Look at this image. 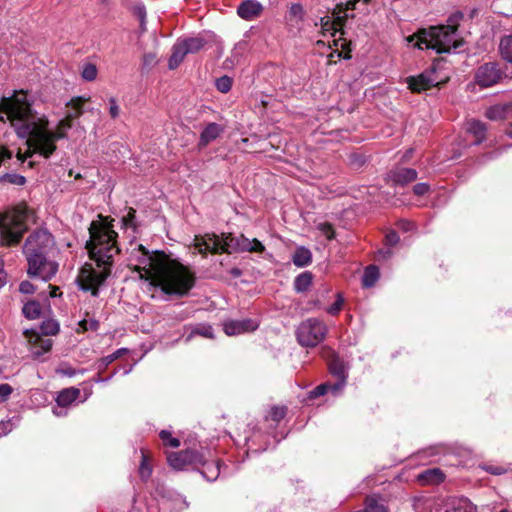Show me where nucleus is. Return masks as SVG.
<instances>
[{"mask_svg":"<svg viewBox=\"0 0 512 512\" xmlns=\"http://www.w3.org/2000/svg\"><path fill=\"white\" fill-rule=\"evenodd\" d=\"M88 100L89 98L78 96L67 102L66 106H73L77 110L76 114H66L53 130L50 128L48 117L33 110V101L26 91H15L9 97H2L0 122H8L16 135L26 140L28 146L25 155L18 153V161L23 163L26 158L35 153L46 159L50 158L57 149L56 142L67 138V131L72 128V121L82 115L83 104Z\"/></svg>","mask_w":512,"mask_h":512,"instance_id":"nucleus-1","label":"nucleus"},{"mask_svg":"<svg viewBox=\"0 0 512 512\" xmlns=\"http://www.w3.org/2000/svg\"><path fill=\"white\" fill-rule=\"evenodd\" d=\"M128 264L148 282V288L167 296H186L195 284L194 274L163 251H149L131 241L127 248Z\"/></svg>","mask_w":512,"mask_h":512,"instance_id":"nucleus-2","label":"nucleus"},{"mask_svg":"<svg viewBox=\"0 0 512 512\" xmlns=\"http://www.w3.org/2000/svg\"><path fill=\"white\" fill-rule=\"evenodd\" d=\"M90 239L87 241L90 258L95 261L99 270L91 266L81 270L82 289L97 295L98 287L106 280L111 272L113 258L120 252L117 245V233L113 225L100 220L92 221L89 227Z\"/></svg>","mask_w":512,"mask_h":512,"instance_id":"nucleus-3","label":"nucleus"},{"mask_svg":"<svg viewBox=\"0 0 512 512\" xmlns=\"http://www.w3.org/2000/svg\"><path fill=\"white\" fill-rule=\"evenodd\" d=\"M194 247L200 254L234 253V252H255L262 253L265 246L258 239H249L243 234L233 236L231 233L197 235L194 239Z\"/></svg>","mask_w":512,"mask_h":512,"instance_id":"nucleus-4","label":"nucleus"},{"mask_svg":"<svg viewBox=\"0 0 512 512\" xmlns=\"http://www.w3.org/2000/svg\"><path fill=\"white\" fill-rule=\"evenodd\" d=\"M406 40L418 49H433L439 54L457 51L463 45L458 33L441 25L422 29Z\"/></svg>","mask_w":512,"mask_h":512,"instance_id":"nucleus-5","label":"nucleus"},{"mask_svg":"<svg viewBox=\"0 0 512 512\" xmlns=\"http://www.w3.org/2000/svg\"><path fill=\"white\" fill-rule=\"evenodd\" d=\"M29 209L19 205L3 214H0V242L2 245L12 246L18 244L27 230Z\"/></svg>","mask_w":512,"mask_h":512,"instance_id":"nucleus-6","label":"nucleus"},{"mask_svg":"<svg viewBox=\"0 0 512 512\" xmlns=\"http://www.w3.org/2000/svg\"><path fill=\"white\" fill-rule=\"evenodd\" d=\"M413 506L415 512H476V506L464 497L420 498Z\"/></svg>","mask_w":512,"mask_h":512,"instance_id":"nucleus-7","label":"nucleus"},{"mask_svg":"<svg viewBox=\"0 0 512 512\" xmlns=\"http://www.w3.org/2000/svg\"><path fill=\"white\" fill-rule=\"evenodd\" d=\"M27 273L31 278H38L44 282L51 280L58 271V263L51 258V254H34L27 256Z\"/></svg>","mask_w":512,"mask_h":512,"instance_id":"nucleus-8","label":"nucleus"},{"mask_svg":"<svg viewBox=\"0 0 512 512\" xmlns=\"http://www.w3.org/2000/svg\"><path fill=\"white\" fill-rule=\"evenodd\" d=\"M326 334L327 326L316 318L303 321L296 331L297 340L304 347H315L325 338Z\"/></svg>","mask_w":512,"mask_h":512,"instance_id":"nucleus-9","label":"nucleus"},{"mask_svg":"<svg viewBox=\"0 0 512 512\" xmlns=\"http://www.w3.org/2000/svg\"><path fill=\"white\" fill-rule=\"evenodd\" d=\"M55 250V242L52 234L47 229H37L26 239L23 253L27 256L34 254H52Z\"/></svg>","mask_w":512,"mask_h":512,"instance_id":"nucleus-10","label":"nucleus"},{"mask_svg":"<svg viewBox=\"0 0 512 512\" xmlns=\"http://www.w3.org/2000/svg\"><path fill=\"white\" fill-rule=\"evenodd\" d=\"M204 45L205 41L200 37L178 40L172 48V55L169 59V68H177L187 54H193L200 51Z\"/></svg>","mask_w":512,"mask_h":512,"instance_id":"nucleus-11","label":"nucleus"},{"mask_svg":"<svg viewBox=\"0 0 512 512\" xmlns=\"http://www.w3.org/2000/svg\"><path fill=\"white\" fill-rule=\"evenodd\" d=\"M167 461L175 470H183L188 466L198 468V463L203 462V453L193 449L172 452L167 455Z\"/></svg>","mask_w":512,"mask_h":512,"instance_id":"nucleus-12","label":"nucleus"},{"mask_svg":"<svg viewBox=\"0 0 512 512\" xmlns=\"http://www.w3.org/2000/svg\"><path fill=\"white\" fill-rule=\"evenodd\" d=\"M503 77L499 64L489 62L481 65L475 74L476 83L482 87H491Z\"/></svg>","mask_w":512,"mask_h":512,"instance_id":"nucleus-13","label":"nucleus"},{"mask_svg":"<svg viewBox=\"0 0 512 512\" xmlns=\"http://www.w3.org/2000/svg\"><path fill=\"white\" fill-rule=\"evenodd\" d=\"M409 89L412 92L420 93L431 87L439 85L440 80L436 75V69L430 68L419 74L418 76H410L406 79Z\"/></svg>","mask_w":512,"mask_h":512,"instance_id":"nucleus-14","label":"nucleus"},{"mask_svg":"<svg viewBox=\"0 0 512 512\" xmlns=\"http://www.w3.org/2000/svg\"><path fill=\"white\" fill-rule=\"evenodd\" d=\"M329 371L336 378V382L331 386L332 394L337 396L345 387L347 380V367L345 363L337 356H333L329 361Z\"/></svg>","mask_w":512,"mask_h":512,"instance_id":"nucleus-15","label":"nucleus"},{"mask_svg":"<svg viewBox=\"0 0 512 512\" xmlns=\"http://www.w3.org/2000/svg\"><path fill=\"white\" fill-rule=\"evenodd\" d=\"M24 335L30 345V351L34 358H39L52 347V340L42 338L41 334L34 329H25Z\"/></svg>","mask_w":512,"mask_h":512,"instance_id":"nucleus-16","label":"nucleus"},{"mask_svg":"<svg viewBox=\"0 0 512 512\" xmlns=\"http://www.w3.org/2000/svg\"><path fill=\"white\" fill-rule=\"evenodd\" d=\"M201 467L199 470L200 473L207 481H215L222 474L223 476H227L229 474L228 466L221 464L218 460L207 461L205 455L203 454V462L198 463V467Z\"/></svg>","mask_w":512,"mask_h":512,"instance_id":"nucleus-17","label":"nucleus"},{"mask_svg":"<svg viewBox=\"0 0 512 512\" xmlns=\"http://www.w3.org/2000/svg\"><path fill=\"white\" fill-rule=\"evenodd\" d=\"M258 326L259 323L253 319L229 320L223 325L224 332L228 336L251 332L256 330Z\"/></svg>","mask_w":512,"mask_h":512,"instance_id":"nucleus-18","label":"nucleus"},{"mask_svg":"<svg viewBox=\"0 0 512 512\" xmlns=\"http://www.w3.org/2000/svg\"><path fill=\"white\" fill-rule=\"evenodd\" d=\"M418 173L415 169L397 167L388 173L389 180L395 185H407L417 179Z\"/></svg>","mask_w":512,"mask_h":512,"instance_id":"nucleus-19","label":"nucleus"},{"mask_svg":"<svg viewBox=\"0 0 512 512\" xmlns=\"http://www.w3.org/2000/svg\"><path fill=\"white\" fill-rule=\"evenodd\" d=\"M263 10V6L257 0H245L237 8L240 18L250 21L257 18Z\"/></svg>","mask_w":512,"mask_h":512,"instance_id":"nucleus-20","label":"nucleus"},{"mask_svg":"<svg viewBox=\"0 0 512 512\" xmlns=\"http://www.w3.org/2000/svg\"><path fill=\"white\" fill-rule=\"evenodd\" d=\"M486 116L490 120H507L509 125L511 126L510 129L507 130V134L512 136V112L509 108L500 105L490 107L486 111Z\"/></svg>","mask_w":512,"mask_h":512,"instance_id":"nucleus-21","label":"nucleus"},{"mask_svg":"<svg viewBox=\"0 0 512 512\" xmlns=\"http://www.w3.org/2000/svg\"><path fill=\"white\" fill-rule=\"evenodd\" d=\"M223 132V127L217 123H209L201 132L199 146L205 147Z\"/></svg>","mask_w":512,"mask_h":512,"instance_id":"nucleus-22","label":"nucleus"},{"mask_svg":"<svg viewBox=\"0 0 512 512\" xmlns=\"http://www.w3.org/2000/svg\"><path fill=\"white\" fill-rule=\"evenodd\" d=\"M80 395V390L74 387L60 391L56 397V403L62 408L70 406Z\"/></svg>","mask_w":512,"mask_h":512,"instance_id":"nucleus-23","label":"nucleus"},{"mask_svg":"<svg viewBox=\"0 0 512 512\" xmlns=\"http://www.w3.org/2000/svg\"><path fill=\"white\" fill-rule=\"evenodd\" d=\"M292 262L299 268L310 265L312 262L311 251L304 246L297 247L292 256Z\"/></svg>","mask_w":512,"mask_h":512,"instance_id":"nucleus-24","label":"nucleus"},{"mask_svg":"<svg viewBox=\"0 0 512 512\" xmlns=\"http://www.w3.org/2000/svg\"><path fill=\"white\" fill-rule=\"evenodd\" d=\"M444 479L443 472L438 468H431L418 475V480L423 484H437Z\"/></svg>","mask_w":512,"mask_h":512,"instance_id":"nucleus-25","label":"nucleus"},{"mask_svg":"<svg viewBox=\"0 0 512 512\" xmlns=\"http://www.w3.org/2000/svg\"><path fill=\"white\" fill-rule=\"evenodd\" d=\"M467 132L473 134L476 138L474 145L480 144L485 139L486 126L478 120H469L467 122Z\"/></svg>","mask_w":512,"mask_h":512,"instance_id":"nucleus-26","label":"nucleus"},{"mask_svg":"<svg viewBox=\"0 0 512 512\" xmlns=\"http://www.w3.org/2000/svg\"><path fill=\"white\" fill-rule=\"evenodd\" d=\"M313 275L309 271H305L296 276L294 280V289L298 293L306 292L311 286Z\"/></svg>","mask_w":512,"mask_h":512,"instance_id":"nucleus-27","label":"nucleus"},{"mask_svg":"<svg viewBox=\"0 0 512 512\" xmlns=\"http://www.w3.org/2000/svg\"><path fill=\"white\" fill-rule=\"evenodd\" d=\"M499 51L505 61L512 63V35L502 37L499 44Z\"/></svg>","mask_w":512,"mask_h":512,"instance_id":"nucleus-28","label":"nucleus"},{"mask_svg":"<svg viewBox=\"0 0 512 512\" xmlns=\"http://www.w3.org/2000/svg\"><path fill=\"white\" fill-rule=\"evenodd\" d=\"M379 269L374 265L368 266L363 275L362 283L364 287H372L379 278Z\"/></svg>","mask_w":512,"mask_h":512,"instance_id":"nucleus-29","label":"nucleus"},{"mask_svg":"<svg viewBox=\"0 0 512 512\" xmlns=\"http://www.w3.org/2000/svg\"><path fill=\"white\" fill-rule=\"evenodd\" d=\"M128 349L126 348H120L113 352L110 355L102 357L97 365V368L99 371H102L108 367L112 362H114L116 359L120 358L123 354L127 353Z\"/></svg>","mask_w":512,"mask_h":512,"instance_id":"nucleus-30","label":"nucleus"},{"mask_svg":"<svg viewBox=\"0 0 512 512\" xmlns=\"http://www.w3.org/2000/svg\"><path fill=\"white\" fill-rule=\"evenodd\" d=\"M24 316L28 319H37L41 314V306L37 301L27 302L22 309Z\"/></svg>","mask_w":512,"mask_h":512,"instance_id":"nucleus-31","label":"nucleus"},{"mask_svg":"<svg viewBox=\"0 0 512 512\" xmlns=\"http://www.w3.org/2000/svg\"><path fill=\"white\" fill-rule=\"evenodd\" d=\"M59 329V323L54 319L44 320L40 325V333L45 336L56 335Z\"/></svg>","mask_w":512,"mask_h":512,"instance_id":"nucleus-32","label":"nucleus"},{"mask_svg":"<svg viewBox=\"0 0 512 512\" xmlns=\"http://www.w3.org/2000/svg\"><path fill=\"white\" fill-rule=\"evenodd\" d=\"M0 182L22 186L26 183V178L16 173H5L2 176H0Z\"/></svg>","mask_w":512,"mask_h":512,"instance_id":"nucleus-33","label":"nucleus"},{"mask_svg":"<svg viewBox=\"0 0 512 512\" xmlns=\"http://www.w3.org/2000/svg\"><path fill=\"white\" fill-rule=\"evenodd\" d=\"M241 58V51L240 46H236L232 52L231 56L227 57L223 62V68L224 69H233L240 61Z\"/></svg>","mask_w":512,"mask_h":512,"instance_id":"nucleus-34","label":"nucleus"},{"mask_svg":"<svg viewBox=\"0 0 512 512\" xmlns=\"http://www.w3.org/2000/svg\"><path fill=\"white\" fill-rule=\"evenodd\" d=\"M98 70L96 65L92 63H85L81 70V76L86 81H94L97 77Z\"/></svg>","mask_w":512,"mask_h":512,"instance_id":"nucleus-35","label":"nucleus"},{"mask_svg":"<svg viewBox=\"0 0 512 512\" xmlns=\"http://www.w3.org/2000/svg\"><path fill=\"white\" fill-rule=\"evenodd\" d=\"M159 437L162 440L164 446L178 448L180 446V440L176 437H173L171 432L168 430H162L159 433Z\"/></svg>","mask_w":512,"mask_h":512,"instance_id":"nucleus-36","label":"nucleus"},{"mask_svg":"<svg viewBox=\"0 0 512 512\" xmlns=\"http://www.w3.org/2000/svg\"><path fill=\"white\" fill-rule=\"evenodd\" d=\"M193 335H200L205 338H213V328L208 324L197 325L196 327H194L192 333L189 335L187 340H189Z\"/></svg>","mask_w":512,"mask_h":512,"instance_id":"nucleus-37","label":"nucleus"},{"mask_svg":"<svg viewBox=\"0 0 512 512\" xmlns=\"http://www.w3.org/2000/svg\"><path fill=\"white\" fill-rule=\"evenodd\" d=\"M122 225L124 228H131L133 232L136 231V210L133 208H129L128 212L125 216L122 218Z\"/></svg>","mask_w":512,"mask_h":512,"instance_id":"nucleus-38","label":"nucleus"},{"mask_svg":"<svg viewBox=\"0 0 512 512\" xmlns=\"http://www.w3.org/2000/svg\"><path fill=\"white\" fill-rule=\"evenodd\" d=\"M344 305V297L341 293H337L335 302L326 308V312L332 316L338 315Z\"/></svg>","mask_w":512,"mask_h":512,"instance_id":"nucleus-39","label":"nucleus"},{"mask_svg":"<svg viewBox=\"0 0 512 512\" xmlns=\"http://www.w3.org/2000/svg\"><path fill=\"white\" fill-rule=\"evenodd\" d=\"M215 86L221 93H227L232 87V78L229 76H222L215 81Z\"/></svg>","mask_w":512,"mask_h":512,"instance_id":"nucleus-40","label":"nucleus"},{"mask_svg":"<svg viewBox=\"0 0 512 512\" xmlns=\"http://www.w3.org/2000/svg\"><path fill=\"white\" fill-rule=\"evenodd\" d=\"M463 17L464 15L462 12H455L449 16V18L447 19V24L443 26L445 28H449V30L455 31V33H458L457 28Z\"/></svg>","mask_w":512,"mask_h":512,"instance_id":"nucleus-41","label":"nucleus"},{"mask_svg":"<svg viewBox=\"0 0 512 512\" xmlns=\"http://www.w3.org/2000/svg\"><path fill=\"white\" fill-rule=\"evenodd\" d=\"M139 474L140 477L144 480H147L152 474V468L148 464L147 456L144 453H142V461L139 467Z\"/></svg>","mask_w":512,"mask_h":512,"instance_id":"nucleus-42","label":"nucleus"},{"mask_svg":"<svg viewBox=\"0 0 512 512\" xmlns=\"http://www.w3.org/2000/svg\"><path fill=\"white\" fill-rule=\"evenodd\" d=\"M83 331H96L99 328V321L94 318H84L78 323Z\"/></svg>","mask_w":512,"mask_h":512,"instance_id":"nucleus-43","label":"nucleus"},{"mask_svg":"<svg viewBox=\"0 0 512 512\" xmlns=\"http://www.w3.org/2000/svg\"><path fill=\"white\" fill-rule=\"evenodd\" d=\"M285 415H286V408L283 406L282 407H279V406L272 407L269 412V417L274 422L281 421L285 417Z\"/></svg>","mask_w":512,"mask_h":512,"instance_id":"nucleus-44","label":"nucleus"},{"mask_svg":"<svg viewBox=\"0 0 512 512\" xmlns=\"http://www.w3.org/2000/svg\"><path fill=\"white\" fill-rule=\"evenodd\" d=\"M332 385L333 384H330V383L320 384L319 386H317L314 390H312L310 392V398H316V397L322 396V395L326 394L328 391L332 392V389H331Z\"/></svg>","mask_w":512,"mask_h":512,"instance_id":"nucleus-45","label":"nucleus"},{"mask_svg":"<svg viewBox=\"0 0 512 512\" xmlns=\"http://www.w3.org/2000/svg\"><path fill=\"white\" fill-rule=\"evenodd\" d=\"M109 103V114L112 119H116L120 115V107L115 97H110Z\"/></svg>","mask_w":512,"mask_h":512,"instance_id":"nucleus-46","label":"nucleus"},{"mask_svg":"<svg viewBox=\"0 0 512 512\" xmlns=\"http://www.w3.org/2000/svg\"><path fill=\"white\" fill-rule=\"evenodd\" d=\"M289 15L291 17L302 20L303 15H304V10H303L302 5L299 3L292 4L289 9Z\"/></svg>","mask_w":512,"mask_h":512,"instance_id":"nucleus-47","label":"nucleus"},{"mask_svg":"<svg viewBox=\"0 0 512 512\" xmlns=\"http://www.w3.org/2000/svg\"><path fill=\"white\" fill-rule=\"evenodd\" d=\"M12 392L13 388L9 384H0V402L6 401Z\"/></svg>","mask_w":512,"mask_h":512,"instance_id":"nucleus-48","label":"nucleus"},{"mask_svg":"<svg viewBox=\"0 0 512 512\" xmlns=\"http://www.w3.org/2000/svg\"><path fill=\"white\" fill-rule=\"evenodd\" d=\"M318 229L326 236L328 240L333 239L334 237V231L329 223H320L318 225Z\"/></svg>","mask_w":512,"mask_h":512,"instance_id":"nucleus-49","label":"nucleus"},{"mask_svg":"<svg viewBox=\"0 0 512 512\" xmlns=\"http://www.w3.org/2000/svg\"><path fill=\"white\" fill-rule=\"evenodd\" d=\"M430 190V186L427 183H417L413 187V192L417 196H423L427 194Z\"/></svg>","mask_w":512,"mask_h":512,"instance_id":"nucleus-50","label":"nucleus"},{"mask_svg":"<svg viewBox=\"0 0 512 512\" xmlns=\"http://www.w3.org/2000/svg\"><path fill=\"white\" fill-rule=\"evenodd\" d=\"M399 240H400L399 235L395 231H390L385 236V244H386V246H389V247L396 245L399 242Z\"/></svg>","mask_w":512,"mask_h":512,"instance_id":"nucleus-51","label":"nucleus"},{"mask_svg":"<svg viewBox=\"0 0 512 512\" xmlns=\"http://www.w3.org/2000/svg\"><path fill=\"white\" fill-rule=\"evenodd\" d=\"M34 290V285L29 281H22L19 285V291L23 294H32Z\"/></svg>","mask_w":512,"mask_h":512,"instance_id":"nucleus-52","label":"nucleus"},{"mask_svg":"<svg viewBox=\"0 0 512 512\" xmlns=\"http://www.w3.org/2000/svg\"><path fill=\"white\" fill-rule=\"evenodd\" d=\"M397 227H398L400 230L404 231V232H409V231L414 230L415 225H414V223H412L411 221H408V220H404V219H403V220H399V221L397 222Z\"/></svg>","mask_w":512,"mask_h":512,"instance_id":"nucleus-53","label":"nucleus"},{"mask_svg":"<svg viewBox=\"0 0 512 512\" xmlns=\"http://www.w3.org/2000/svg\"><path fill=\"white\" fill-rule=\"evenodd\" d=\"M13 428L11 420L0 422V437L7 435Z\"/></svg>","mask_w":512,"mask_h":512,"instance_id":"nucleus-54","label":"nucleus"},{"mask_svg":"<svg viewBox=\"0 0 512 512\" xmlns=\"http://www.w3.org/2000/svg\"><path fill=\"white\" fill-rule=\"evenodd\" d=\"M347 17V14H345L344 16H337L332 22V29L335 32L338 31L345 24Z\"/></svg>","mask_w":512,"mask_h":512,"instance_id":"nucleus-55","label":"nucleus"},{"mask_svg":"<svg viewBox=\"0 0 512 512\" xmlns=\"http://www.w3.org/2000/svg\"><path fill=\"white\" fill-rule=\"evenodd\" d=\"M12 158V152L5 146L0 145V166L6 161Z\"/></svg>","mask_w":512,"mask_h":512,"instance_id":"nucleus-56","label":"nucleus"},{"mask_svg":"<svg viewBox=\"0 0 512 512\" xmlns=\"http://www.w3.org/2000/svg\"><path fill=\"white\" fill-rule=\"evenodd\" d=\"M483 469L493 475H501L505 472L504 468L494 465H485Z\"/></svg>","mask_w":512,"mask_h":512,"instance_id":"nucleus-57","label":"nucleus"},{"mask_svg":"<svg viewBox=\"0 0 512 512\" xmlns=\"http://www.w3.org/2000/svg\"><path fill=\"white\" fill-rule=\"evenodd\" d=\"M135 14L139 17L141 26L144 25L145 18H146V9L144 5H137L135 7Z\"/></svg>","mask_w":512,"mask_h":512,"instance_id":"nucleus-58","label":"nucleus"},{"mask_svg":"<svg viewBox=\"0 0 512 512\" xmlns=\"http://www.w3.org/2000/svg\"><path fill=\"white\" fill-rule=\"evenodd\" d=\"M393 252L391 250V247L387 246V248L379 250L377 254L378 260H386L389 259L392 256Z\"/></svg>","mask_w":512,"mask_h":512,"instance_id":"nucleus-59","label":"nucleus"},{"mask_svg":"<svg viewBox=\"0 0 512 512\" xmlns=\"http://www.w3.org/2000/svg\"><path fill=\"white\" fill-rule=\"evenodd\" d=\"M3 261L0 259V288L6 283V272L3 269Z\"/></svg>","mask_w":512,"mask_h":512,"instance_id":"nucleus-60","label":"nucleus"},{"mask_svg":"<svg viewBox=\"0 0 512 512\" xmlns=\"http://www.w3.org/2000/svg\"><path fill=\"white\" fill-rule=\"evenodd\" d=\"M53 414L57 417H62L67 414L66 408H62V406L54 407L52 410Z\"/></svg>","mask_w":512,"mask_h":512,"instance_id":"nucleus-61","label":"nucleus"},{"mask_svg":"<svg viewBox=\"0 0 512 512\" xmlns=\"http://www.w3.org/2000/svg\"><path fill=\"white\" fill-rule=\"evenodd\" d=\"M321 25L325 30H329L330 28H332V22L328 17L321 18Z\"/></svg>","mask_w":512,"mask_h":512,"instance_id":"nucleus-62","label":"nucleus"},{"mask_svg":"<svg viewBox=\"0 0 512 512\" xmlns=\"http://www.w3.org/2000/svg\"><path fill=\"white\" fill-rule=\"evenodd\" d=\"M359 2V0H349L346 4H345V8L344 10L345 11H348V10H355L356 9V5L357 3Z\"/></svg>","mask_w":512,"mask_h":512,"instance_id":"nucleus-63","label":"nucleus"},{"mask_svg":"<svg viewBox=\"0 0 512 512\" xmlns=\"http://www.w3.org/2000/svg\"><path fill=\"white\" fill-rule=\"evenodd\" d=\"M64 375L72 377L76 375V370L72 368H68L62 371Z\"/></svg>","mask_w":512,"mask_h":512,"instance_id":"nucleus-64","label":"nucleus"}]
</instances>
